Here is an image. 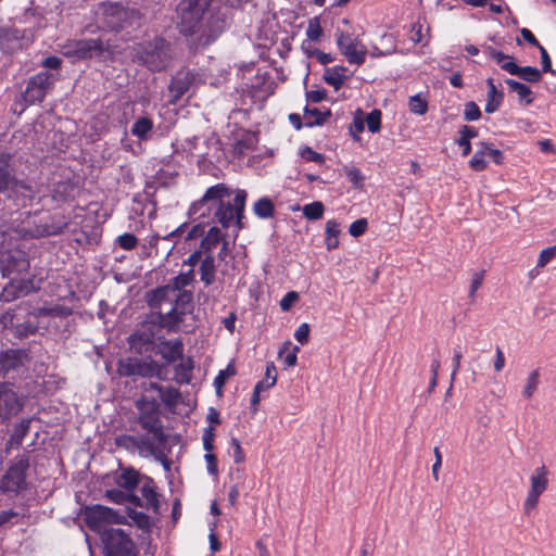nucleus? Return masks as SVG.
Returning a JSON list of instances; mask_svg holds the SVG:
<instances>
[{"label": "nucleus", "instance_id": "f257e3e1", "mask_svg": "<svg viewBox=\"0 0 556 556\" xmlns=\"http://www.w3.org/2000/svg\"><path fill=\"white\" fill-rule=\"evenodd\" d=\"M232 193L233 191L224 182L207 188L202 198L191 204L188 211L190 218L206 224L218 223L225 229L235 220L237 228L242 229L248 193L243 189H238L232 202H226L225 199Z\"/></svg>", "mask_w": 556, "mask_h": 556}, {"label": "nucleus", "instance_id": "f03ea898", "mask_svg": "<svg viewBox=\"0 0 556 556\" xmlns=\"http://www.w3.org/2000/svg\"><path fill=\"white\" fill-rule=\"evenodd\" d=\"M141 15L136 10L123 8L117 2H101L94 11V23L86 27V31H121L126 27L139 26Z\"/></svg>", "mask_w": 556, "mask_h": 556}, {"label": "nucleus", "instance_id": "7ed1b4c3", "mask_svg": "<svg viewBox=\"0 0 556 556\" xmlns=\"http://www.w3.org/2000/svg\"><path fill=\"white\" fill-rule=\"evenodd\" d=\"M173 54V48L164 37H154L136 49L137 60L152 72L164 70Z\"/></svg>", "mask_w": 556, "mask_h": 556}, {"label": "nucleus", "instance_id": "20e7f679", "mask_svg": "<svg viewBox=\"0 0 556 556\" xmlns=\"http://www.w3.org/2000/svg\"><path fill=\"white\" fill-rule=\"evenodd\" d=\"M214 0H181L177 7L180 35H193Z\"/></svg>", "mask_w": 556, "mask_h": 556}, {"label": "nucleus", "instance_id": "39448f33", "mask_svg": "<svg viewBox=\"0 0 556 556\" xmlns=\"http://www.w3.org/2000/svg\"><path fill=\"white\" fill-rule=\"evenodd\" d=\"M192 306V294L190 292H180L174 299V306L167 312L152 311V323L155 321L162 329L167 332H175L178 330L179 324L184 320V316Z\"/></svg>", "mask_w": 556, "mask_h": 556}, {"label": "nucleus", "instance_id": "423d86ee", "mask_svg": "<svg viewBox=\"0 0 556 556\" xmlns=\"http://www.w3.org/2000/svg\"><path fill=\"white\" fill-rule=\"evenodd\" d=\"M100 540L104 556H138L139 554L134 541L119 528L104 529Z\"/></svg>", "mask_w": 556, "mask_h": 556}, {"label": "nucleus", "instance_id": "0eeeda50", "mask_svg": "<svg viewBox=\"0 0 556 556\" xmlns=\"http://www.w3.org/2000/svg\"><path fill=\"white\" fill-rule=\"evenodd\" d=\"M117 374L134 380L138 377L162 379V366L152 358L126 357L117 362Z\"/></svg>", "mask_w": 556, "mask_h": 556}, {"label": "nucleus", "instance_id": "6e6552de", "mask_svg": "<svg viewBox=\"0 0 556 556\" xmlns=\"http://www.w3.org/2000/svg\"><path fill=\"white\" fill-rule=\"evenodd\" d=\"M64 42H60V51L66 56L73 59V62L91 59L100 55L103 51V43L98 39H77L62 37Z\"/></svg>", "mask_w": 556, "mask_h": 556}, {"label": "nucleus", "instance_id": "1a4fd4ad", "mask_svg": "<svg viewBox=\"0 0 556 556\" xmlns=\"http://www.w3.org/2000/svg\"><path fill=\"white\" fill-rule=\"evenodd\" d=\"M21 308L28 311L29 304L21 303L16 308H10L2 315L1 323L4 327L12 329L15 338L24 339L38 331L39 323L37 317L39 315H37V313L28 312L27 319L20 321V318L17 317V309Z\"/></svg>", "mask_w": 556, "mask_h": 556}, {"label": "nucleus", "instance_id": "9d476101", "mask_svg": "<svg viewBox=\"0 0 556 556\" xmlns=\"http://www.w3.org/2000/svg\"><path fill=\"white\" fill-rule=\"evenodd\" d=\"M163 329L155 321L152 323V313H149L140 327L129 337V345L139 354L152 352L155 345V339H161L159 333Z\"/></svg>", "mask_w": 556, "mask_h": 556}, {"label": "nucleus", "instance_id": "9b49d317", "mask_svg": "<svg viewBox=\"0 0 556 556\" xmlns=\"http://www.w3.org/2000/svg\"><path fill=\"white\" fill-rule=\"evenodd\" d=\"M29 468L27 457L17 458L0 479V491L2 493L18 494L27 488L26 472Z\"/></svg>", "mask_w": 556, "mask_h": 556}, {"label": "nucleus", "instance_id": "f8f14e48", "mask_svg": "<svg viewBox=\"0 0 556 556\" xmlns=\"http://www.w3.org/2000/svg\"><path fill=\"white\" fill-rule=\"evenodd\" d=\"M56 79V75L49 72H39L31 76L23 93L24 101L28 105L41 103L48 92L52 90Z\"/></svg>", "mask_w": 556, "mask_h": 556}, {"label": "nucleus", "instance_id": "ddd939ff", "mask_svg": "<svg viewBox=\"0 0 556 556\" xmlns=\"http://www.w3.org/2000/svg\"><path fill=\"white\" fill-rule=\"evenodd\" d=\"M29 228L27 232L31 238H43L56 236L67 228L68 223L62 215H35L31 222L28 223Z\"/></svg>", "mask_w": 556, "mask_h": 556}, {"label": "nucleus", "instance_id": "4468645a", "mask_svg": "<svg viewBox=\"0 0 556 556\" xmlns=\"http://www.w3.org/2000/svg\"><path fill=\"white\" fill-rule=\"evenodd\" d=\"M83 518L86 526L93 532H101L109 529L111 523H118V514L106 506L93 505L86 506L83 510Z\"/></svg>", "mask_w": 556, "mask_h": 556}, {"label": "nucleus", "instance_id": "2eb2a0df", "mask_svg": "<svg viewBox=\"0 0 556 556\" xmlns=\"http://www.w3.org/2000/svg\"><path fill=\"white\" fill-rule=\"evenodd\" d=\"M485 53H488V55L493 59L502 70L508 72L510 75H517L529 83H538L541 79V73L536 67H520L515 63L513 56L504 54L491 47L485 49Z\"/></svg>", "mask_w": 556, "mask_h": 556}, {"label": "nucleus", "instance_id": "dca6fc26", "mask_svg": "<svg viewBox=\"0 0 556 556\" xmlns=\"http://www.w3.org/2000/svg\"><path fill=\"white\" fill-rule=\"evenodd\" d=\"M29 261L22 250H8L0 253V271L3 277L20 275L27 271Z\"/></svg>", "mask_w": 556, "mask_h": 556}, {"label": "nucleus", "instance_id": "f3484780", "mask_svg": "<svg viewBox=\"0 0 556 556\" xmlns=\"http://www.w3.org/2000/svg\"><path fill=\"white\" fill-rule=\"evenodd\" d=\"M337 43L350 64L362 65L365 62L368 50L358 37H338Z\"/></svg>", "mask_w": 556, "mask_h": 556}, {"label": "nucleus", "instance_id": "a211bd4d", "mask_svg": "<svg viewBox=\"0 0 556 556\" xmlns=\"http://www.w3.org/2000/svg\"><path fill=\"white\" fill-rule=\"evenodd\" d=\"M24 406V399L12 389L0 387V421L4 422L16 416Z\"/></svg>", "mask_w": 556, "mask_h": 556}, {"label": "nucleus", "instance_id": "6ab92c4d", "mask_svg": "<svg viewBox=\"0 0 556 556\" xmlns=\"http://www.w3.org/2000/svg\"><path fill=\"white\" fill-rule=\"evenodd\" d=\"M245 86L252 98L265 100L274 92L276 84L267 71L261 72L258 70L254 77L249 79Z\"/></svg>", "mask_w": 556, "mask_h": 556}, {"label": "nucleus", "instance_id": "aec40b11", "mask_svg": "<svg viewBox=\"0 0 556 556\" xmlns=\"http://www.w3.org/2000/svg\"><path fill=\"white\" fill-rule=\"evenodd\" d=\"M37 291L34 278L15 279L12 278L0 292L1 302H12L21 296H26Z\"/></svg>", "mask_w": 556, "mask_h": 556}, {"label": "nucleus", "instance_id": "412c9836", "mask_svg": "<svg viewBox=\"0 0 556 556\" xmlns=\"http://www.w3.org/2000/svg\"><path fill=\"white\" fill-rule=\"evenodd\" d=\"M137 407L140 409V414L138 417V422L143 430L147 432L154 434L156 439L160 440L162 433L164 432L162 421L160 419L157 405L155 402L152 403L150 409H143L139 402L137 403Z\"/></svg>", "mask_w": 556, "mask_h": 556}, {"label": "nucleus", "instance_id": "4be33fe9", "mask_svg": "<svg viewBox=\"0 0 556 556\" xmlns=\"http://www.w3.org/2000/svg\"><path fill=\"white\" fill-rule=\"evenodd\" d=\"M138 440L140 456H153L154 459L163 458V450L167 442V435L165 433H162V437L159 440L154 437V434L147 432L143 435H138Z\"/></svg>", "mask_w": 556, "mask_h": 556}, {"label": "nucleus", "instance_id": "5701e85b", "mask_svg": "<svg viewBox=\"0 0 556 556\" xmlns=\"http://www.w3.org/2000/svg\"><path fill=\"white\" fill-rule=\"evenodd\" d=\"M194 81V74L190 71L178 72L170 80L168 91L170 94L169 102L176 104L185 93L190 89Z\"/></svg>", "mask_w": 556, "mask_h": 556}, {"label": "nucleus", "instance_id": "b1692460", "mask_svg": "<svg viewBox=\"0 0 556 556\" xmlns=\"http://www.w3.org/2000/svg\"><path fill=\"white\" fill-rule=\"evenodd\" d=\"M28 354L23 350L9 349L0 352V372L8 375L11 371H18L24 367Z\"/></svg>", "mask_w": 556, "mask_h": 556}, {"label": "nucleus", "instance_id": "393cba45", "mask_svg": "<svg viewBox=\"0 0 556 556\" xmlns=\"http://www.w3.org/2000/svg\"><path fill=\"white\" fill-rule=\"evenodd\" d=\"M156 353L160 354L167 364H173L179 359L181 361L184 357V342L179 338L174 340L163 338L157 345Z\"/></svg>", "mask_w": 556, "mask_h": 556}, {"label": "nucleus", "instance_id": "a878e982", "mask_svg": "<svg viewBox=\"0 0 556 556\" xmlns=\"http://www.w3.org/2000/svg\"><path fill=\"white\" fill-rule=\"evenodd\" d=\"M172 294L175 295V293L170 291V287H159L147 292L146 302L153 311H160L162 303L172 301Z\"/></svg>", "mask_w": 556, "mask_h": 556}, {"label": "nucleus", "instance_id": "bb28decb", "mask_svg": "<svg viewBox=\"0 0 556 556\" xmlns=\"http://www.w3.org/2000/svg\"><path fill=\"white\" fill-rule=\"evenodd\" d=\"M331 116V111L329 109L325 111H320L317 108H304V126L305 127H315V126H321L324 125L327 119Z\"/></svg>", "mask_w": 556, "mask_h": 556}, {"label": "nucleus", "instance_id": "cd10ccee", "mask_svg": "<svg viewBox=\"0 0 556 556\" xmlns=\"http://www.w3.org/2000/svg\"><path fill=\"white\" fill-rule=\"evenodd\" d=\"M199 271L201 281L205 285V287L211 286L215 281L216 266L213 253H207L204 255L203 260L201 261Z\"/></svg>", "mask_w": 556, "mask_h": 556}, {"label": "nucleus", "instance_id": "c85d7f7f", "mask_svg": "<svg viewBox=\"0 0 556 556\" xmlns=\"http://www.w3.org/2000/svg\"><path fill=\"white\" fill-rule=\"evenodd\" d=\"M30 422L29 418L23 419L14 427L13 433L5 444L7 450L18 448L22 445L24 438L29 432Z\"/></svg>", "mask_w": 556, "mask_h": 556}, {"label": "nucleus", "instance_id": "c756f323", "mask_svg": "<svg viewBox=\"0 0 556 556\" xmlns=\"http://www.w3.org/2000/svg\"><path fill=\"white\" fill-rule=\"evenodd\" d=\"M116 484L125 491H135L139 484V473L134 468H125L115 478Z\"/></svg>", "mask_w": 556, "mask_h": 556}, {"label": "nucleus", "instance_id": "7c9ffc66", "mask_svg": "<svg viewBox=\"0 0 556 556\" xmlns=\"http://www.w3.org/2000/svg\"><path fill=\"white\" fill-rule=\"evenodd\" d=\"M505 83L510 91L517 93L520 103L530 105L533 102L534 96L529 86L511 78H507Z\"/></svg>", "mask_w": 556, "mask_h": 556}, {"label": "nucleus", "instance_id": "2f4dec72", "mask_svg": "<svg viewBox=\"0 0 556 556\" xmlns=\"http://www.w3.org/2000/svg\"><path fill=\"white\" fill-rule=\"evenodd\" d=\"M486 84L489 87L488 91V101L484 108V111L486 113H494L501 105L504 93L503 91L498 90L496 86L494 85L493 78H488Z\"/></svg>", "mask_w": 556, "mask_h": 556}, {"label": "nucleus", "instance_id": "473e14b6", "mask_svg": "<svg viewBox=\"0 0 556 556\" xmlns=\"http://www.w3.org/2000/svg\"><path fill=\"white\" fill-rule=\"evenodd\" d=\"M458 132L459 138L455 142L463 148L462 154L467 156L471 152L470 139L478 137V130L473 126L463 125Z\"/></svg>", "mask_w": 556, "mask_h": 556}, {"label": "nucleus", "instance_id": "72a5a7b5", "mask_svg": "<svg viewBox=\"0 0 556 556\" xmlns=\"http://www.w3.org/2000/svg\"><path fill=\"white\" fill-rule=\"evenodd\" d=\"M263 42H258L256 46L258 56L262 60H269L273 55L278 54L279 56L283 58L285 55L280 51L278 47H275L274 43V37H257Z\"/></svg>", "mask_w": 556, "mask_h": 556}, {"label": "nucleus", "instance_id": "f704fd0d", "mask_svg": "<svg viewBox=\"0 0 556 556\" xmlns=\"http://www.w3.org/2000/svg\"><path fill=\"white\" fill-rule=\"evenodd\" d=\"M224 240V236L220 229L216 226H212L206 236L202 238L200 249L204 252V255L212 253L213 249Z\"/></svg>", "mask_w": 556, "mask_h": 556}, {"label": "nucleus", "instance_id": "c9c22d12", "mask_svg": "<svg viewBox=\"0 0 556 556\" xmlns=\"http://www.w3.org/2000/svg\"><path fill=\"white\" fill-rule=\"evenodd\" d=\"M75 186L71 181H59L53 185L51 197L56 202H65L73 197Z\"/></svg>", "mask_w": 556, "mask_h": 556}, {"label": "nucleus", "instance_id": "e433bc0d", "mask_svg": "<svg viewBox=\"0 0 556 556\" xmlns=\"http://www.w3.org/2000/svg\"><path fill=\"white\" fill-rule=\"evenodd\" d=\"M154 127L153 121L150 117H139L131 126V135L140 140H146L148 135Z\"/></svg>", "mask_w": 556, "mask_h": 556}, {"label": "nucleus", "instance_id": "4c0bfd02", "mask_svg": "<svg viewBox=\"0 0 556 556\" xmlns=\"http://www.w3.org/2000/svg\"><path fill=\"white\" fill-rule=\"evenodd\" d=\"M340 225L337 220L330 219L326 223V248L328 251L334 250L339 245Z\"/></svg>", "mask_w": 556, "mask_h": 556}, {"label": "nucleus", "instance_id": "58836bf2", "mask_svg": "<svg viewBox=\"0 0 556 556\" xmlns=\"http://www.w3.org/2000/svg\"><path fill=\"white\" fill-rule=\"evenodd\" d=\"M517 43L519 46L522 45V40L529 42L531 46L538 47L541 52V62H542V70L543 72H549L552 74H555V71L552 68V62L548 56L547 51L540 45L536 37H516Z\"/></svg>", "mask_w": 556, "mask_h": 556}, {"label": "nucleus", "instance_id": "ea45409f", "mask_svg": "<svg viewBox=\"0 0 556 556\" xmlns=\"http://www.w3.org/2000/svg\"><path fill=\"white\" fill-rule=\"evenodd\" d=\"M194 280V270L193 268H190L186 273H180L176 277H174L170 282L167 285V287H170V291L176 294L182 292L181 290L191 285V282Z\"/></svg>", "mask_w": 556, "mask_h": 556}, {"label": "nucleus", "instance_id": "a19ab883", "mask_svg": "<svg viewBox=\"0 0 556 556\" xmlns=\"http://www.w3.org/2000/svg\"><path fill=\"white\" fill-rule=\"evenodd\" d=\"M253 212L258 218H271L275 214L274 202L269 198L263 197L254 203Z\"/></svg>", "mask_w": 556, "mask_h": 556}, {"label": "nucleus", "instance_id": "79ce46f5", "mask_svg": "<svg viewBox=\"0 0 556 556\" xmlns=\"http://www.w3.org/2000/svg\"><path fill=\"white\" fill-rule=\"evenodd\" d=\"M546 473L544 466L536 469L535 473L531 477V492L541 495L547 489L548 480L546 478Z\"/></svg>", "mask_w": 556, "mask_h": 556}, {"label": "nucleus", "instance_id": "37998d69", "mask_svg": "<svg viewBox=\"0 0 556 556\" xmlns=\"http://www.w3.org/2000/svg\"><path fill=\"white\" fill-rule=\"evenodd\" d=\"M185 227H186V224H182L163 237H161L159 233L152 235L149 238V245L151 248H154L157 245L160 240L173 241V245L168 249V252H167V255H168L172 252L175 244L177 243V241L175 239L180 237L184 233Z\"/></svg>", "mask_w": 556, "mask_h": 556}, {"label": "nucleus", "instance_id": "c03bdc74", "mask_svg": "<svg viewBox=\"0 0 556 556\" xmlns=\"http://www.w3.org/2000/svg\"><path fill=\"white\" fill-rule=\"evenodd\" d=\"M141 495L146 503V508H154L159 507L157 493L155 492V488L153 485L152 480H148L140 489Z\"/></svg>", "mask_w": 556, "mask_h": 556}, {"label": "nucleus", "instance_id": "a18cd8bd", "mask_svg": "<svg viewBox=\"0 0 556 556\" xmlns=\"http://www.w3.org/2000/svg\"><path fill=\"white\" fill-rule=\"evenodd\" d=\"M343 67L327 68L324 75V80L338 90L344 83L345 76L343 75Z\"/></svg>", "mask_w": 556, "mask_h": 556}, {"label": "nucleus", "instance_id": "49530a36", "mask_svg": "<svg viewBox=\"0 0 556 556\" xmlns=\"http://www.w3.org/2000/svg\"><path fill=\"white\" fill-rule=\"evenodd\" d=\"M160 399L168 407L176 406L180 399V392L178 389L173 387L160 388Z\"/></svg>", "mask_w": 556, "mask_h": 556}, {"label": "nucleus", "instance_id": "de8ad7c7", "mask_svg": "<svg viewBox=\"0 0 556 556\" xmlns=\"http://www.w3.org/2000/svg\"><path fill=\"white\" fill-rule=\"evenodd\" d=\"M303 215L308 220L320 219L325 212V206L320 201H315L303 206Z\"/></svg>", "mask_w": 556, "mask_h": 556}, {"label": "nucleus", "instance_id": "09e8293b", "mask_svg": "<svg viewBox=\"0 0 556 556\" xmlns=\"http://www.w3.org/2000/svg\"><path fill=\"white\" fill-rule=\"evenodd\" d=\"M117 447L125 448L130 452L137 451L139 453L138 435L121 434L115 438Z\"/></svg>", "mask_w": 556, "mask_h": 556}, {"label": "nucleus", "instance_id": "8fccbe9b", "mask_svg": "<svg viewBox=\"0 0 556 556\" xmlns=\"http://www.w3.org/2000/svg\"><path fill=\"white\" fill-rule=\"evenodd\" d=\"M409 111L417 115H424L428 111V102L420 94H415L408 99Z\"/></svg>", "mask_w": 556, "mask_h": 556}, {"label": "nucleus", "instance_id": "3c124183", "mask_svg": "<svg viewBox=\"0 0 556 556\" xmlns=\"http://www.w3.org/2000/svg\"><path fill=\"white\" fill-rule=\"evenodd\" d=\"M71 314L72 309L62 305H54L52 307H40L37 309V315L39 316L67 317Z\"/></svg>", "mask_w": 556, "mask_h": 556}, {"label": "nucleus", "instance_id": "603ef678", "mask_svg": "<svg viewBox=\"0 0 556 556\" xmlns=\"http://www.w3.org/2000/svg\"><path fill=\"white\" fill-rule=\"evenodd\" d=\"M485 149L478 147V150L475 152L472 157L469 161V166L475 172H482L488 167V162L485 161Z\"/></svg>", "mask_w": 556, "mask_h": 556}, {"label": "nucleus", "instance_id": "864d4df0", "mask_svg": "<svg viewBox=\"0 0 556 556\" xmlns=\"http://www.w3.org/2000/svg\"><path fill=\"white\" fill-rule=\"evenodd\" d=\"M344 172H345L348 179L355 188H363L365 177L357 167L345 166Z\"/></svg>", "mask_w": 556, "mask_h": 556}, {"label": "nucleus", "instance_id": "5fc2aeb1", "mask_svg": "<svg viewBox=\"0 0 556 556\" xmlns=\"http://www.w3.org/2000/svg\"><path fill=\"white\" fill-rule=\"evenodd\" d=\"M192 368L193 365L191 359H188L187 363H180L176 366V375L178 376L179 383L190 382Z\"/></svg>", "mask_w": 556, "mask_h": 556}, {"label": "nucleus", "instance_id": "6e6d98bb", "mask_svg": "<svg viewBox=\"0 0 556 556\" xmlns=\"http://www.w3.org/2000/svg\"><path fill=\"white\" fill-rule=\"evenodd\" d=\"M477 147L484 148L486 155H489L495 164H497V165L503 164V162H504L503 152L498 149H495L493 143L480 141L477 143Z\"/></svg>", "mask_w": 556, "mask_h": 556}, {"label": "nucleus", "instance_id": "4d7b16f0", "mask_svg": "<svg viewBox=\"0 0 556 556\" xmlns=\"http://www.w3.org/2000/svg\"><path fill=\"white\" fill-rule=\"evenodd\" d=\"M116 242L123 250L131 251L137 247L138 239L134 233L125 232L117 237Z\"/></svg>", "mask_w": 556, "mask_h": 556}, {"label": "nucleus", "instance_id": "13d9d810", "mask_svg": "<svg viewBox=\"0 0 556 556\" xmlns=\"http://www.w3.org/2000/svg\"><path fill=\"white\" fill-rule=\"evenodd\" d=\"M539 386V370H533L530 372L527 384L525 386L522 390V394L526 399L532 397L533 393L538 389Z\"/></svg>", "mask_w": 556, "mask_h": 556}, {"label": "nucleus", "instance_id": "bf43d9fd", "mask_svg": "<svg viewBox=\"0 0 556 556\" xmlns=\"http://www.w3.org/2000/svg\"><path fill=\"white\" fill-rule=\"evenodd\" d=\"M366 124L370 132H378L381 128V112L379 110H372L368 113L366 116Z\"/></svg>", "mask_w": 556, "mask_h": 556}, {"label": "nucleus", "instance_id": "052dcab7", "mask_svg": "<svg viewBox=\"0 0 556 556\" xmlns=\"http://www.w3.org/2000/svg\"><path fill=\"white\" fill-rule=\"evenodd\" d=\"M236 375V369L233 366L231 365H228L227 368L225 370H220L218 372V375L215 377L214 379V386L217 390V392L219 393L220 390L223 389V387L225 386L227 379L229 377H232Z\"/></svg>", "mask_w": 556, "mask_h": 556}, {"label": "nucleus", "instance_id": "680f3d73", "mask_svg": "<svg viewBox=\"0 0 556 556\" xmlns=\"http://www.w3.org/2000/svg\"><path fill=\"white\" fill-rule=\"evenodd\" d=\"M485 276V270H478L472 274L470 289L468 296L473 300L476 296V292L481 288Z\"/></svg>", "mask_w": 556, "mask_h": 556}, {"label": "nucleus", "instance_id": "e2e57ef3", "mask_svg": "<svg viewBox=\"0 0 556 556\" xmlns=\"http://www.w3.org/2000/svg\"><path fill=\"white\" fill-rule=\"evenodd\" d=\"M481 116V111L476 102L469 101L465 104L464 110V119L467 122H472L479 119Z\"/></svg>", "mask_w": 556, "mask_h": 556}, {"label": "nucleus", "instance_id": "0e129e2a", "mask_svg": "<svg viewBox=\"0 0 556 556\" xmlns=\"http://www.w3.org/2000/svg\"><path fill=\"white\" fill-rule=\"evenodd\" d=\"M127 491L119 489H111L105 491V497L115 504L122 505L127 503Z\"/></svg>", "mask_w": 556, "mask_h": 556}, {"label": "nucleus", "instance_id": "69168bd1", "mask_svg": "<svg viewBox=\"0 0 556 556\" xmlns=\"http://www.w3.org/2000/svg\"><path fill=\"white\" fill-rule=\"evenodd\" d=\"M368 222L366 218H358L355 222H353L349 227V233L352 237H359L364 235L367 230Z\"/></svg>", "mask_w": 556, "mask_h": 556}, {"label": "nucleus", "instance_id": "338daca9", "mask_svg": "<svg viewBox=\"0 0 556 556\" xmlns=\"http://www.w3.org/2000/svg\"><path fill=\"white\" fill-rule=\"evenodd\" d=\"M301 156L303 159H305L306 161L315 162V163H318V164H321V163L325 162V155L314 151L309 147H304L301 150Z\"/></svg>", "mask_w": 556, "mask_h": 556}, {"label": "nucleus", "instance_id": "774afa93", "mask_svg": "<svg viewBox=\"0 0 556 556\" xmlns=\"http://www.w3.org/2000/svg\"><path fill=\"white\" fill-rule=\"evenodd\" d=\"M556 256V245L548 247L541 251L538 258V267H544L551 260Z\"/></svg>", "mask_w": 556, "mask_h": 556}]
</instances>
